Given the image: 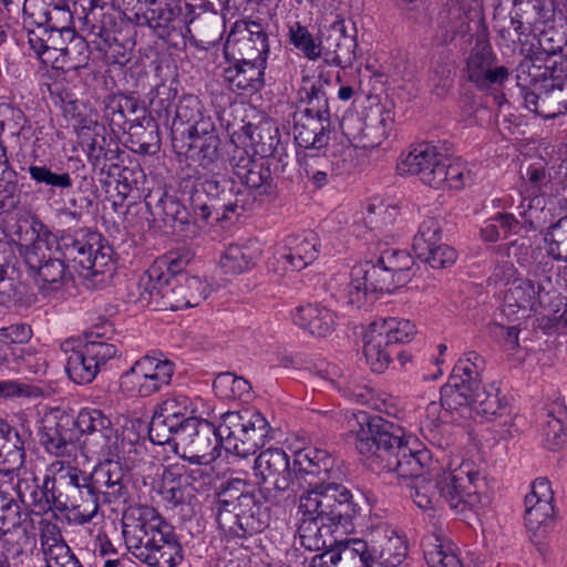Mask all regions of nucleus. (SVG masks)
<instances>
[{
  "mask_svg": "<svg viewBox=\"0 0 567 567\" xmlns=\"http://www.w3.org/2000/svg\"><path fill=\"white\" fill-rule=\"evenodd\" d=\"M299 489L298 534L302 547L318 551L332 547V528L352 529L360 507L351 491L341 484L342 470L336 458L320 449H303L293 457Z\"/></svg>",
  "mask_w": 567,
  "mask_h": 567,
  "instance_id": "f257e3e1",
  "label": "nucleus"
},
{
  "mask_svg": "<svg viewBox=\"0 0 567 567\" xmlns=\"http://www.w3.org/2000/svg\"><path fill=\"white\" fill-rule=\"evenodd\" d=\"M274 439V430L266 417L256 410L228 411L216 426L212 422L190 419L172 435L175 453L194 464H202L209 456L219 454V446L240 457L254 455Z\"/></svg>",
  "mask_w": 567,
  "mask_h": 567,
  "instance_id": "f03ea898",
  "label": "nucleus"
},
{
  "mask_svg": "<svg viewBox=\"0 0 567 567\" xmlns=\"http://www.w3.org/2000/svg\"><path fill=\"white\" fill-rule=\"evenodd\" d=\"M219 144L215 127L207 133L185 136V132H181V137L173 136V147L178 154H184L203 169L213 173L204 183L192 186L188 194V205L203 221L213 216L217 221L238 218L254 204L246 190L236 188L231 178L220 174L225 161L219 153Z\"/></svg>",
  "mask_w": 567,
  "mask_h": 567,
  "instance_id": "7ed1b4c3",
  "label": "nucleus"
},
{
  "mask_svg": "<svg viewBox=\"0 0 567 567\" xmlns=\"http://www.w3.org/2000/svg\"><path fill=\"white\" fill-rule=\"evenodd\" d=\"M485 361L475 351L465 353L455 363L449 382L441 389L440 402H430L425 409L432 423L442 420V411H467L486 421L507 413V402L499 396L494 385L482 386V371Z\"/></svg>",
  "mask_w": 567,
  "mask_h": 567,
  "instance_id": "20e7f679",
  "label": "nucleus"
},
{
  "mask_svg": "<svg viewBox=\"0 0 567 567\" xmlns=\"http://www.w3.org/2000/svg\"><path fill=\"white\" fill-rule=\"evenodd\" d=\"M429 457L427 451L426 456L417 457L421 468L415 475H396L399 480H411L412 484L408 486L415 505L430 511L446 503L458 514L476 508L481 502L476 485L481 478L480 472L474 471L471 463H462L454 470L436 466L424 475V463Z\"/></svg>",
  "mask_w": 567,
  "mask_h": 567,
  "instance_id": "39448f33",
  "label": "nucleus"
},
{
  "mask_svg": "<svg viewBox=\"0 0 567 567\" xmlns=\"http://www.w3.org/2000/svg\"><path fill=\"white\" fill-rule=\"evenodd\" d=\"M359 429L355 449L370 458V466L378 473L415 475L420 467L417 457L426 456V450H413L403 435V430L379 415L365 412L355 414Z\"/></svg>",
  "mask_w": 567,
  "mask_h": 567,
  "instance_id": "423d86ee",
  "label": "nucleus"
},
{
  "mask_svg": "<svg viewBox=\"0 0 567 567\" xmlns=\"http://www.w3.org/2000/svg\"><path fill=\"white\" fill-rule=\"evenodd\" d=\"M127 549L150 567H176L183 560V547L168 524L154 508L144 507L140 517L123 522Z\"/></svg>",
  "mask_w": 567,
  "mask_h": 567,
  "instance_id": "0eeeda50",
  "label": "nucleus"
},
{
  "mask_svg": "<svg viewBox=\"0 0 567 567\" xmlns=\"http://www.w3.org/2000/svg\"><path fill=\"white\" fill-rule=\"evenodd\" d=\"M247 483L235 478L223 485L216 499V520L219 529L230 539H245L267 527L268 515Z\"/></svg>",
  "mask_w": 567,
  "mask_h": 567,
  "instance_id": "6e6552de",
  "label": "nucleus"
},
{
  "mask_svg": "<svg viewBox=\"0 0 567 567\" xmlns=\"http://www.w3.org/2000/svg\"><path fill=\"white\" fill-rule=\"evenodd\" d=\"M138 299L143 307L177 311L197 307L209 293L199 277L179 276L161 281H138Z\"/></svg>",
  "mask_w": 567,
  "mask_h": 567,
  "instance_id": "1a4fd4ad",
  "label": "nucleus"
},
{
  "mask_svg": "<svg viewBox=\"0 0 567 567\" xmlns=\"http://www.w3.org/2000/svg\"><path fill=\"white\" fill-rule=\"evenodd\" d=\"M56 252L85 279L113 270V249L99 233L63 234L56 239Z\"/></svg>",
  "mask_w": 567,
  "mask_h": 567,
  "instance_id": "9d476101",
  "label": "nucleus"
},
{
  "mask_svg": "<svg viewBox=\"0 0 567 567\" xmlns=\"http://www.w3.org/2000/svg\"><path fill=\"white\" fill-rule=\"evenodd\" d=\"M81 472L78 467H61L54 476H45L41 487L35 477L21 478L16 485L18 496L22 503L38 507L39 512H68L72 495L80 483Z\"/></svg>",
  "mask_w": 567,
  "mask_h": 567,
  "instance_id": "9b49d317",
  "label": "nucleus"
},
{
  "mask_svg": "<svg viewBox=\"0 0 567 567\" xmlns=\"http://www.w3.org/2000/svg\"><path fill=\"white\" fill-rule=\"evenodd\" d=\"M31 237L20 236V240L28 241L24 246L23 258L28 269L32 275H37L44 284H63L71 272L65 258L51 250V245L56 244V238L50 233L48 227L39 219H32L30 223Z\"/></svg>",
  "mask_w": 567,
  "mask_h": 567,
  "instance_id": "f8f14e48",
  "label": "nucleus"
},
{
  "mask_svg": "<svg viewBox=\"0 0 567 567\" xmlns=\"http://www.w3.org/2000/svg\"><path fill=\"white\" fill-rule=\"evenodd\" d=\"M350 276V281L341 291L340 298L354 309L370 306L379 295L390 293L399 288L394 275L384 265L381 256L375 262L367 260L354 266Z\"/></svg>",
  "mask_w": 567,
  "mask_h": 567,
  "instance_id": "ddd939ff",
  "label": "nucleus"
},
{
  "mask_svg": "<svg viewBox=\"0 0 567 567\" xmlns=\"http://www.w3.org/2000/svg\"><path fill=\"white\" fill-rule=\"evenodd\" d=\"M415 327L409 320L396 318L380 319L370 323L364 334L363 353L373 372L388 369L396 344L409 342Z\"/></svg>",
  "mask_w": 567,
  "mask_h": 567,
  "instance_id": "4468645a",
  "label": "nucleus"
},
{
  "mask_svg": "<svg viewBox=\"0 0 567 567\" xmlns=\"http://www.w3.org/2000/svg\"><path fill=\"white\" fill-rule=\"evenodd\" d=\"M254 476L264 499L277 501L285 492L297 493L299 480L296 466L289 455L278 447H270L259 453L254 462Z\"/></svg>",
  "mask_w": 567,
  "mask_h": 567,
  "instance_id": "2eb2a0df",
  "label": "nucleus"
},
{
  "mask_svg": "<svg viewBox=\"0 0 567 567\" xmlns=\"http://www.w3.org/2000/svg\"><path fill=\"white\" fill-rule=\"evenodd\" d=\"M174 373L173 361L144 355L122 374L121 388L132 395L148 398L168 386Z\"/></svg>",
  "mask_w": 567,
  "mask_h": 567,
  "instance_id": "dca6fc26",
  "label": "nucleus"
},
{
  "mask_svg": "<svg viewBox=\"0 0 567 567\" xmlns=\"http://www.w3.org/2000/svg\"><path fill=\"white\" fill-rule=\"evenodd\" d=\"M82 32H86L93 48L99 51L107 65H124L130 60V50L118 40L115 22L103 8H91L83 17Z\"/></svg>",
  "mask_w": 567,
  "mask_h": 567,
  "instance_id": "f3484780",
  "label": "nucleus"
},
{
  "mask_svg": "<svg viewBox=\"0 0 567 567\" xmlns=\"http://www.w3.org/2000/svg\"><path fill=\"white\" fill-rule=\"evenodd\" d=\"M76 433L84 436L85 449L100 457H116L121 441L109 416L96 409L81 410L75 419Z\"/></svg>",
  "mask_w": 567,
  "mask_h": 567,
  "instance_id": "a211bd4d",
  "label": "nucleus"
},
{
  "mask_svg": "<svg viewBox=\"0 0 567 567\" xmlns=\"http://www.w3.org/2000/svg\"><path fill=\"white\" fill-rule=\"evenodd\" d=\"M62 350L70 354L66 358L65 371L69 378L76 384L91 383L101 368L115 358L118 350L116 346L90 344L75 348L74 340L62 343Z\"/></svg>",
  "mask_w": 567,
  "mask_h": 567,
  "instance_id": "6ab92c4d",
  "label": "nucleus"
},
{
  "mask_svg": "<svg viewBox=\"0 0 567 567\" xmlns=\"http://www.w3.org/2000/svg\"><path fill=\"white\" fill-rule=\"evenodd\" d=\"M268 53V34L261 23L256 21L235 23L225 43L226 59L266 63Z\"/></svg>",
  "mask_w": 567,
  "mask_h": 567,
  "instance_id": "aec40b11",
  "label": "nucleus"
},
{
  "mask_svg": "<svg viewBox=\"0 0 567 567\" xmlns=\"http://www.w3.org/2000/svg\"><path fill=\"white\" fill-rule=\"evenodd\" d=\"M196 406L190 398L184 394H173L165 399L155 411L150 423L148 434L153 443L162 445L169 443L176 433L190 419Z\"/></svg>",
  "mask_w": 567,
  "mask_h": 567,
  "instance_id": "412c9836",
  "label": "nucleus"
},
{
  "mask_svg": "<svg viewBox=\"0 0 567 567\" xmlns=\"http://www.w3.org/2000/svg\"><path fill=\"white\" fill-rule=\"evenodd\" d=\"M32 441V430L24 421L19 426L0 417V475L10 481L25 462V449Z\"/></svg>",
  "mask_w": 567,
  "mask_h": 567,
  "instance_id": "4be33fe9",
  "label": "nucleus"
},
{
  "mask_svg": "<svg viewBox=\"0 0 567 567\" xmlns=\"http://www.w3.org/2000/svg\"><path fill=\"white\" fill-rule=\"evenodd\" d=\"M446 156L432 145H420L410 152L396 166L400 175H417L423 184L442 188L443 166Z\"/></svg>",
  "mask_w": 567,
  "mask_h": 567,
  "instance_id": "5701e85b",
  "label": "nucleus"
},
{
  "mask_svg": "<svg viewBox=\"0 0 567 567\" xmlns=\"http://www.w3.org/2000/svg\"><path fill=\"white\" fill-rule=\"evenodd\" d=\"M104 458V462L89 474L99 501L105 504H125L130 497L128 475L113 457Z\"/></svg>",
  "mask_w": 567,
  "mask_h": 567,
  "instance_id": "b1692460",
  "label": "nucleus"
},
{
  "mask_svg": "<svg viewBox=\"0 0 567 567\" xmlns=\"http://www.w3.org/2000/svg\"><path fill=\"white\" fill-rule=\"evenodd\" d=\"M467 79L480 91H487L494 85H502L508 78L505 66L495 64L492 47L485 41H478L471 50L466 64Z\"/></svg>",
  "mask_w": 567,
  "mask_h": 567,
  "instance_id": "393cba45",
  "label": "nucleus"
},
{
  "mask_svg": "<svg viewBox=\"0 0 567 567\" xmlns=\"http://www.w3.org/2000/svg\"><path fill=\"white\" fill-rule=\"evenodd\" d=\"M567 71V59L548 62L537 60L536 54L529 51L516 68V82L520 96L525 100L527 92L539 91L550 81L559 80Z\"/></svg>",
  "mask_w": 567,
  "mask_h": 567,
  "instance_id": "a878e982",
  "label": "nucleus"
},
{
  "mask_svg": "<svg viewBox=\"0 0 567 567\" xmlns=\"http://www.w3.org/2000/svg\"><path fill=\"white\" fill-rule=\"evenodd\" d=\"M554 493L545 477L536 478L532 491L525 496V525L534 534L546 533L553 526Z\"/></svg>",
  "mask_w": 567,
  "mask_h": 567,
  "instance_id": "bb28decb",
  "label": "nucleus"
},
{
  "mask_svg": "<svg viewBox=\"0 0 567 567\" xmlns=\"http://www.w3.org/2000/svg\"><path fill=\"white\" fill-rule=\"evenodd\" d=\"M355 35L347 33L343 20L336 21L322 33L321 55L329 65L349 68L355 60Z\"/></svg>",
  "mask_w": 567,
  "mask_h": 567,
  "instance_id": "cd10ccee",
  "label": "nucleus"
},
{
  "mask_svg": "<svg viewBox=\"0 0 567 567\" xmlns=\"http://www.w3.org/2000/svg\"><path fill=\"white\" fill-rule=\"evenodd\" d=\"M266 63L226 59L221 76L227 87L239 95H252L265 85Z\"/></svg>",
  "mask_w": 567,
  "mask_h": 567,
  "instance_id": "c85d7f7f",
  "label": "nucleus"
},
{
  "mask_svg": "<svg viewBox=\"0 0 567 567\" xmlns=\"http://www.w3.org/2000/svg\"><path fill=\"white\" fill-rule=\"evenodd\" d=\"M40 444L58 457L70 456L78 440L75 420L70 416H53L42 421L39 429Z\"/></svg>",
  "mask_w": 567,
  "mask_h": 567,
  "instance_id": "c756f323",
  "label": "nucleus"
},
{
  "mask_svg": "<svg viewBox=\"0 0 567 567\" xmlns=\"http://www.w3.org/2000/svg\"><path fill=\"white\" fill-rule=\"evenodd\" d=\"M524 103L526 109L544 118H555L567 112V71L539 91L527 92Z\"/></svg>",
  "mask_w": 567,
  "mask_h": 567,
  "instance_id": "7c9ffc66",
  "label": "nucleus"
},
{
  "mask_svg": "<svg viewBox=\"0 0 567 567\" xmlns=\"http://www.w3.org/2000/svg\"><path fill=\"white\" fill-rule=\"evenodd\" d=\"M369 551L374 566L399 567L408 556V544L394 529L381 527L372 534Z\"/></svg>",
  "mask_w": 567,
  "mask_h": 567,
  "instance_id": "2f4dec72",
  "label": "nucleus"
},
{
  "mask_svg": "<svg viewBox=\"0 0 567 567\" xmlns=\"http://www.w3.org/2000/svg\"><path fill=\"white\" fill-rule=\"evenodd\" d=\"M293 133L295 141L300 147L318 151L326 147V152L337 156L334 144L329 145L330 122L295 112Z\"/></svg>",
  "mask_w": 567,
  "mask_h": 567,
  "instance_id": "473e14b6",
  "label": "nucleus"
},
{
  "mask_svg": "<svg viewBox=\"0 0 567 567\" xmlns=\"http://www.w3.org/2000/svg\"><path fill=\"white\" fill-rule=\"evenodd\" d=\"M145 205L154 218H159L164 224L174 226L175 223L187 225L190 223V215L197 220L192 208H187L181 200L169 195L164 189H156L147 194Z\"/></svg>",
  "mask_w": 567,
  "mask_h": 567,
  "instance_id": "72a5a7b5",
  "label": "nucleus"
},
{
  "mask_svg": "<svg viewBox=\"0 0 567 567\" xmlns=\"http://www.w3.org/2000/svg\"><path fill=\"white\" fill-rule=\"evenodd\" d=\"M172 121L173 136L178 132H185V136L207 133L214 128V123L209 117L204 118L202 114L200 101L195 95H185L176 104Z\"/></svg>",
  "mask_w": 567,
  "mask_h": 567,
  "instance_id": "f704fd0d",
  "label": "nucleus"
},
{
  "mask_svg": "<svg viewBox=\"0 0 567 567\" xmlns=\"http://www.w3.org/2000/svg\"><path fill=\"white\" fill-rule=\"evenodd\" d=\"M551 292H556L553 282L548 279L533 278L514 280L508 289L506 299L514 302L520 309L537 311L545 305V299Z\"/></svg>",
  "mask_w": 567,
  "mask_h": 567,
  "instance_id": "c9c22d12",
  "label": "nucleus"
},
{
  "mask_svg": "<svg viewBox=\"0 0 567 567\" xmlns=\"http://www.w3.org/2000/svg\"><path fill=\"white\" fill-rule=\"evenodd\" d=\"M293 322L315 337H327L334 330V313L320 303H307L296 308Z\"/></svg>",
  "mask_w": 567,
  "mask_h": 567,
  "instance_id": "e433bc0d",
  "label": "nucleus"
},
{
  "mask_svg": "<svg viewBox=\"0 0 567 567\" xmlns=\"http://www.w3.org/2000/svg\"><path fill=\"white\" fill-rule=\"evenodd\" d=\"M319 246V237L312 231L291 235L286 239L281 257L291 270H301L318 258Z\"/></svg>",
  "mask_w": 567,
  "mask_h": 567,
  "instance_id": "4c0bfd02",
  "label": "nucleus"
},
{
  "mask_svg": "<svg viewBox=\"0 0 567 567\" xmlns=\"http://www.w3.org/2000/svg\"><path fill=\"white\" fill-rule=\"evenodd\" d=\"M40 543L45 567H83L55 526L41 533Z\"/></svg>",
  "mask_w": 567,
  "mask_h": 567,
  "instance_id": "58836bf2",
  "label": "nucleus"
},
{
  "mask_svg": "<svg viewBox=\"0 0 567 567\" xmlns=\"http://www.w3.org/2000/svg\"><path fill=\"white\" fill-rule=\"evenodd\" d=\"M234 173L246 186V188H241L236 185V188L246 190L251 200L255 202V197L251 196L249 189H255L259 195L268 193L270 188L271 172L264 162L252 159L248 155H243L234 165ZM254 205L255 203L252 206Z\"/></svg>",
  "mask_w": 567,
  "mask_h": 567,
  "instance_id": "ea45409f",
  "label": "nucleus"
},
{
  "mask_svg": "<svg viewBox=\"0 0 567 567\" xmlns=\"http://www.w3.org/2000/svg\"><path fill=\"white\" fill-rule=\"evenodd\" d=\"M79 484L72 495L68 512L79 525L90 523L99 512L100 501L94 491L90 476L81 472Z\"/></svg>",
  "mask_w": 567,
  "mask_h": 567,
  "instance_id": "a19ab883",
  "label": "nucleus"
},
{
  "mask_svg": "<svg viewBox=\"0 0 567 567\" xmlns=\"http://www.w3.org/2000/svg\"><path fill=\"white\" fill-rule=\"evenodd\" d=\"M128 143L132 151L140 154H153L159 147L158 125L152 115L142 110V115H136L126 127Z\"/></svg>",
  "mask_w": 567,
  "mask_h": 567,
  "instance_id": "79ce46f5",
  "label": "nucleus"
},
{
  "mask_svg": "<svg viewBox=\"0 0 567 567\" xmlns=\"http://www.w3.org/2000/svg\"><path fill=\"white\" fill-rule=\"evenodd\" d=\"M224 21L216 10H202L186 22V33L203 45H214L223 34Z\"/></svg>",
  "mask_w": 567,
  "mask_h": 567,
  "instance_id": "37998d69",
  "label": "nucleus"
},
{
  "mask_svg": "<svg viewBox=\"0 0 567 567\" xmlns=\"http://www.w3.org/2000/svg\"><path fill=\"white\" fill-rule=\"evenodd\" d=\"M144 110L138 101L130 95L118 93L110 95L105 101L104 115L110 121L112 131H126L135 115Z\"/></svg>",
  "mask_w": 567,
  "mask_h": 567,
  "instance_id": "c03bdc74",
  "label": "nucleus"
},
{
  "mask_svg": "<svg viewBox=\"0 0 567 567\" xmlns=\"http://www.w3.org/2000/svg\"><path fill=\"white\" fill-rule=\"evenodd\" d=\"M90 44L86 35L82 37L74 32L65 45L55 48V52H58V55L54 56L55 63H58L56 68L74 71L86 66L90 60Z\"/></svg>",
  "mask_w": 567,
  "mask_h": 567,
  "instance_id": "a18cd8bd",
  "label": "nucleus"
},
{
  "mask_svg": "<svg viewBox=\"0 0 567 567\" xmlns=\"http://www.w3.org/2000/svg\"><path fill=\"white\" fill-rule=\"evenodd\" d=\"M533 37L537 39V44L533 43L529 51L536 54L537 60L551 62L566 59L561 55V51L567 44V38L561 29L545 24Z\"/></svg>",
  "mask_w": 567,
  "mask_h": 567,
  "instance_id": "49530a36",
  "label": "nucleus"
},
{
  "mask_svg": "<svg viewBox=\"0 0 567 567\" xmlns=\"http://www.w3.org/2000/svg\"><path fill=\"white\" fill-rule=\"evenodd\" d=\"M340 128L347 144L341 143L340 147L334 145V150L337 151V156H341L343 161L346 159L344 155L350 153V146L364 150L375 147V142L368 141V137L363 134V131L367 130V123L360 114L354 112L347 113L340 122Z\"/></svg>",
  "mask_w": 567,
  "mask_h": 567,
  "instance_id": "de8ad7c7",
  "label": "nucleus"
},
{
  "mask_svg": "<svg viewBox=\"0 0 567 567\" xmlns=\"http://www.w3.org/2000/svg\"><path fill=\"white\" fill-rule=\"evenodd\" d=\"M182 9L177 0H165L162 6L147 8L143 14V23L153 29L159 38H167L176 29L175 22L179 19Z\"/></svg>",
  "mask_w": 567,
  "mask_h": 567,
  "instance_id": "09e8293b",
  "label": "nucleus"
},
{
  "mask_svg": "<svg viewBox=\"0 0 567 567\" xmlns=\"http://www.w3.org/2000/svg\"><path fill=\"white\" fill-rule=\"evenodd\" d=\"M334 567H373L369 543L354 538L342 544L338 550H331Z\"/></svg>",
  "mask_w": 567,
  "mask_h": 567,
  "instance_id": "8fccbe9b",
  "label": "nucleus"
},
{
  "mask_svg": "<svg viewBox=\"0 0 567 567\" xmlns=\"http://www.w3.org/2000/svg\"><path fill=\"white\" fill-rule=\"evenodd\" d=\"M299 102L306 104L297 113L330 122V109L324 85L318 81L310 86H302L298 91Z\"/></svg>",
  "mask_w": 567,
  "mask_h": 567,
  "instance_id": "3c124183",
  "label": "nucleus"
},
{
  "mask_svg": "<svg viewBox=\"0 0 567 567\" xmlns=\"http://www.w3.org/2000/svg\"><path fill=\"white\" fill-rule=\"evenodd\" d=\"M260 256L255 245L231 244L220 258L225 274L237 275L250 269Z\"/></svg>",
  "mask_w": 567,
  "mask_h": 567,
  "instance_id": "603ef678",
  "label": "nucleus"
},
{
  "mask_svg": "<svg viewBox=\"0 0 567 567\" xmlns=\"http://www.w3.org/2000/svg\"><path fill=\"white\" fill-rule=\"evenodd\" d=\"M188 260L177 254H166L157 258L140 281H161L185 276L182 270Z\"/></svg>",
  "mask_w": 567,
  "mask_h": 567,
  "instance_id": "864d4df0",
  "label": "nucleus"
},
{
  "mask_svg": "<svg viewBox=\"0 0 567 567\" xmlns=\"http://www.w3.org/2000/svg\"><path fill=\"white\" fill-rule=\"evenodd\" d=\"M176 96L177 90L172 84L161 83L156 85L151 93L148 115L154 114L157 120L167 125L176 106L174 104Z\"/></svg>",
  "mask_w": 567,
  "mask_h": 567,
  "instance_id": "5fc2aeb1",
  "label": "nucleus"
},
{
  "mask_svg": "<svg viewBox=\"0 0 567 567\" xmlns=\"http://www.w3.org/2000/svg\"><path fill=\"white\" fill-rule=\"evenodd\" d=\"M21 523V507L9 492L0 485V540Z\"/></svg>",
  "mask_w": 567,
  "mask_h": 567,
  "instance_id": "6e6d98bb",
  "label": "nucleus"
},
{
  "mask_svg": "<svg viewBox=\"0 0 567 567\" xmlns=\"http://www.w3.org/2000/svg\"><path fill=\"white\" fill-rule=\"evenodd\" d=\"M188 483L184 477L183 465H169L163 471L161 493L164 498L174 505L181 504L184 499L183 486Z\"/></svg>",
  "mask_w": 567,
  "mask_h": 567,
  "instance_id": "4d7b16f0",
  "label": "nucleus"
},
{
  "mask_svg": "<svg viewBox=\"0 0 567 567\" xmlns=\"http://www.w3.org/2000/svg\"><path fill=\"white\" fill-rule=\"evenodd\" d=\"M213 388L216 394L223 399H241L251 390V385L246 379L230 372L219 373L213 382Z\"/></svg>",
  "mask_w": 567,
  "mask_h": 567,
  "instance_id": "13d9d810",
  "label": "nucleus"
},
{
  "mask_svg": "<svg viewBox=\"0 0 567 567\" xmlns=\"http://www.w3.org/2000/svg\"><path fill=\"white\" fill-rule=\"evenodd\" d=\"M423 554L429 567H463L458 557L451 550L445 549L444 545L436 538L422 540Z\"/></svg>",
  "mask_w": 567,
  "mask_h": 567,
  "instance_id": "bf43d9fd",
  "label": "nucleus"
},
{
  "mask_svg": "<svg viewBox=\"0 0 567 567\" xmlns=\"http://www.w3.org/2000/svg\"><path fill=\"white\" fill-rule=\"evenodd\" d=\"M27 171L37 185H44L50 189L62 190L70 188L73 184L68 172L56 173L45 165H30Z\"/></svg>",
  "mask_w": 567,
  "mask_h": 567,
  "instance_id": "052dcab7",
  "label": "nucleus"
},
{
  "mask_svg": "<svg viewBox=\"0 0 567 567\" xmlns=\"http://www.w3.org/2000/svg\"><path fill=\"white\" fill-rule=\"evenodd\" d=\"M290 42L296 49L301 51L309 60H317L321 56V42L317 43L312 34L306 27L295 22L289 29Z\"/></svg>",
  "mask_w": 567,
  "mask_h": 567,
  "instance_id": "680f3d73",
  "label": "nucleus"
},
{
  "mask_svg": "<svg viewBox=\"0 0 567 567\" xmlns=\"http://www.w3.org/2000/svg\"><path fill=\"white\" fill-rule=\"evenodd\" d=\"M395 208L382 203L369 204L365 212L357 216L355 223H362L370 230L382 228L394 220Z\"/></svg>",
  "mask_w": 567,
  "mask_h": 567,
  "instance_id": "e2e57ef3",
  "label": "nucleus"
},
{
  "mask_svg": "<svg viewBox=\"0 0 567 567\" xmlns=\"http://www.w3.org/2000/svg\"><path fill=\"white\" fill-rule=\"evenodd\" d=\"M442 227L434 217H426L419 226V230L413 238V251L422 254L424 249L439 244L441 239Z\"/></svg>",
  "mask_w": 567,
  "mask_h": 567,
  "instance_id": "0e129e2a",
  "label": "nucleus"
},
{
  "mask_svg": "<svg viewBox=\"0 0 567 567\" xmlns=\"http://www.w3.org/2000/svg\"><path fill=\"white\" fill-rule=\"evenodd\" d=\"M549 246V254L559 259H567V216L551 224L544 237Z\"/></svg>",
  "mask_w": 567,
  "mask_h": 567,
  "instance_id": "69168bd1",
  "label": "nucleus"
},
{
  "mask_svg": "<svg viewBox=\"0 0 567 567\" xmlns=\"http://www.w3.org/2000/svg\"><path fill=\"white\" fill-rule=\"evenodd\" d=\"M415 255L433 269L449 268L454 265L457 259L456 250L445 244H436L431 248L424 249L422 254Z\"/></svg>",
  "mask_w": 567,
  "mask_h": 567,
  "instance_id": "338daca9",
  "label": "nucleus"
},
{
  "mask_svg": "<svg viewBox=\"0 0 567 567\" xmlns=\"http://www.w3.org/2000/svg\"><path fill=\"white\" fill-rule=\"evenodd\" d=\"M49 28L53 29V33L61 37H72L75 31L73 28V16L65 4L53 3L49 12L48 24Z\"/></svg>",
  "mask_w": 567,
  "mask_h": 567,
  "instance_id": "774afa93",
  "label": "nucleus"
}]
</instances>
